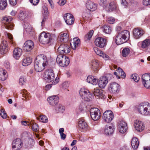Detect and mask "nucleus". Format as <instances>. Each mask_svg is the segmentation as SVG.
Instances as JSON below:
<instances>
[{
    "instance_id": "obj_1",
    "label": "nucleus",
    "mask_w": 150,
    "mask_h": 150,
    "mask_svg": "<svg viewBox=\"0 0 150 150\" xmlns=\"http://www.w3.org/2000/svg\"><path fill=\"white\" fill-rule=\"evenodd\" d=\"M129 35V32L127 30L119 32L116 37V43L120 45L125 42L128 40Z\"/></svg>"
},
{
    "instance_id": "obj_2",
    "label": "nucleus",
    "mask_w": 150,
    "mask_h": 150,
    "mask_svg": "<svg viewBox=\"0 0 150 150\" xmlns=\"http://www.w3.org/2000/svg\"><path fill=\"white\" fill-rule=\"evenodd\" d=\"M39 42L42 44L50 45L53 42V38L51 34L48 33L42 32L39 37Z\"/></svg>"
},
{
    "instance_id": "obj_3",
    "label": "nucleus",
    "mask_w": 150,
    "mask_h": 150,
    "mask_svg": "<svg viewBox=\"0 0 150 150\" xmlns=\"http://www.w3.org/2000/svg\"><path fill=\"white\" fill-rule=\"evenodd\" d=\"M44 77L45 80L48 82H50L53 81L52 83L54 84L57 83L59 81V79L56 77L54 81V74L51 69H47L45 72Z\"/></svg>"
},
{
    "instance_id": "obj_4",
    "label": "nucleus",
    "mask_w": 150,
    "mask_h": 150,
    "mask_svg": "<svg viewBox=\"0 0 150 150\" xmlns=\"http://www.w3.org/2000/svg\"><path fill=\"white\" fill-rule=\"evenodd\" d=\"M56 62L60 66L62 67L68 66L70 63L69 58L62 54L58 55L56 59Z\"/></svg>"
},
{
    "instance_id": "obj_5",
    "label": "nucleus",
    "mask_w": 150,
    "mask_h": 150,
    "mask_svg": "<svg viewBox=\"0 0 150 150\" xmlns=\"http://www.w3.org/2000/svg\"><path fill=\"white\" fill-rule=\"evenodd\" d=\"M79 94L81 97L84 100L88 101L91 100L92 95L88 90L81 88L79 91Z\"/></svg>"
},
{
    "instance_id": "obj_6",
    "label": "nucleus",
    "mask_w": 150,
    "mask_h": 150,
    "mask_svg": "<svg viewBox=\"0 0 150 150\" xmlns=\"http://www.w3.org/2000/svg\"><path fill=\"white\" fill-rule=\"evenodd\" d=\"M90 112L91 116L94 120L96 121L100 118V112L98 109L95 108H92L90 110Z\"/></svg>"
},
{
    "instance_id": "obj_7",
    "label": "nucleus",
    "mask_w": 150,
    "mask_h": 150,
    "mask_svg": "<svg viewBox=\"0 0 150 150\" xmlns=\"http://www.w3.org/2000/svg\"><path fill=\"white\" fill-rule=\"evenodd\" d=\"M12 18L10 16L4 17L2 19V22L5 25L6 28L11 30L13 29V24L11 22Z\"/></svg>"
},
{
    "instance_id": "obj_8",
    "label": "nucleus",
    "mask_w": 150,
    "mask_h": 150,
    "mask_svg": "<svg viewBox=\"0 0 150 150\" xmlns=\"http://www.w3.org/2000/svg\"><path fill=\"white\" fill-rule=\"evenodd\" d=\"M142 83L146 88L150 89V74L146 73L142 77Z\"/></svg>"
},
{
    "instance_id": "obj_9",
    "label": "nucleus",
    "mask_w": 150,
    "mask_h": 150,
    "mask_svg": "<svg viewBox=\"0 0 150 150\" xmlns=\"http://www.w3.org/2000/svg\"><path fill=\"white\" fill-rule=\"evenodd\" d=\"M103 120L109 123L111 122L114 118L113 112L110 110H108L104 113L103 116Z\"/></svg>"
},
{
    "instance_id": "obj_10",
    "label": "nucleus",
    "mask_w": 150,
    "mask_h": 150,
    "mask_svg": "<svg viewBox=\"0 0 150 150\" xmlns=\"http://www.w3.org/2000/svg\"><path fill=\"white\" fill-rule=\"evenodd\" d=\"M120 87V85L116 82H113L109 84L108 88L110 91L113 93H118Z\"/></svg>"
},
{
    "instance_id": "obj_11",
    "label": "nucleus",
    "mask_w": 150,
    "mask_h": 150,
    "mask_svg": "<svg viewBox=\"0 0 150 150\" xmlns=\"http://www.w3.org/2000/svg\"><path fill=\"white\" fill-rule=\"evenodd\" d=\"M64 18L66 24L71 25L73 24L74 21V18L73 15L71 13H67L65 14Z\"/></svg>"
},
{
    "instance_id": "obj_12",
    "label": "nucleus",
    "mask_w": 150,
    "mask_h": 150,
    "mask_svg": "<svg viewBox=\"0 0 150 150\" xmlns=\"http://www.w3.org/2000/svg\"><path fill=\"white\" fill-rule=\"evenodd\" d=\"M69 46L67 44H62L60 45L57 49L58 52L60 54H67L70 52V50Z\"/></svg>"
},
{
    "instance_id": "obj_13",
    "label": "nucleus",
    "mask_w": 150,
    "mask_h": 150,
    "mask_svg": "<svg viewBox=\"0 0 150 150\" xmlns=\"http://www.w3.org/2000/svg\"><path fill=\"white\" fill-rule=\"evenodd\" d=\"M95 43L97 46L103 48L106 45V40L103 38L98 37L95 40Z\"/></svg>"
},
{
    "instance_id": "obj_14",
    "label": "nucleus",
    "mask_w": 150,
    "mask_h": 150,
    "mask_svg": "<svg viewBox=\"0 0 150 150\" xmlns=\"http://www.w3.org/2000/svg\"><path fill=\"white\" fill-rule=\"evenodd\" d=\"M108 78L106 76H103L100 77L98 81V85L100 88H104L108 82Z\"/></svg>"
},
{
    "instance_id": "obj_15",
    "label": "nucleus",
    "mask_w": 150,
    "mask_h": 150,
    "mask_svg": "<svg viewBox=\"0 0 150 150\" xmlns=\"http://www.w3.org/2000/svg\"><path fill=\"white\" fill-rule=\"evenodd\" d=\"M86 6L88 10L90 11H94L97 8V4L90 0H88L86 1Z\"/></svg>"
},
{
    "instance_id": "obj_16",
    "label": "nucleus",
    "mask_w": 150,
    "mask_h": 150,
    "mask_svg": "<svg viewBox=\"0 0 150 150\" xmlns=\"http://www.w3.org/2000/svg\"><path fill=\"white\" fill-rule=\"evenodd\" d=\"M93 92L94 95L97 96L101 99H103L106 98V96L104 94V93L102 89L97 88H95Z\"/></svg>"
},
{
    "instance_id": "obj_17",
    "label": "nucleus",
    "mask_w": 150,
    "mask_h": 150,
    "mask_svg": "<svg viewBox=\"0 0 150 150\" xmlns=\"http://www.w3.org/2000/svg\"><path fill=\"white\" fill-rule=\"evenodd\" d=\"M38 59L40 62L42 63L43 67L41 69H38V72H40L44 69L47 62V59L46 57L43 54H40L38 55Z\"/></svg>"
},
{
    "instance_id": "obj_18",
    "label": "nucleus",
    "mask_w": 150,
    "mask_h": 150,
    "mask_svg": "<svg viewBox=\"0 0 150 150\" xmlns=\"http://www.w3.org/2000/svg\"><path fill=\"white\" fill-rule=\"evenodd\" d=\"M114 132V127L112 124H108L105 126L104 129V133L107 135H110L113 134Z\"/></svg>"
},
{
    "instance_id": "obj_19",
    "label": "nucleus",
    "mask_w": 150,
    "mask_h": 150,
    "mask_svg": "<svg viewBox=\"0 0 150 150\" xmlns=\"http://www.w3.org/2000/svg\"><path fill=\"white\" fill-rule=\"evenodd\" d=\"M24 32L28 34L31 35L33 33V28L28 22H25L23 24Z\"/></svg>"
},
{
    "instance_id": "obj_20",
    "label": "nucleus",
    "mask_w": 150,
    "mask_h": 150,
    "mask_svg": "<svg viewBox=\"0 0 150 150\" xmlns=\"http://www.w3.org/2000/svg\"><path fill=\"white\" fill-rule=\"evenodd\" d=\"M8 47L7 42L4 40L1 43L0 46V52L1 54H6L8 51Z\"/></svg>"
},
{
    "instance_id": "obj_21",
    "label": "nucleus",
    "mask_w": 150,
    "mask_h": 150,
    "mask_svg": "<svg viewBox=\"0 0 150 150\" xmlns=\"http://www.w3.org/2000/svg\"><path fill=\"white\" fill-rule=\"evenodd\" d=\"M134 125L136 129L138 132H142L144 129L143 123L139 120H136L134 121Z\"/></svg>"
},
{
    "instance_id": "obj_22",
    "label": "nucleus",
    "mask_w": 150,
    "mask_h": 150,
    "mask_svg": "<svg viewBox=\"0 0 150 150\" xmlns=\"http://www.w3.org/2000/svg\"><path fill=\"white\" fill-rule=\"evenodd\" d=\"M78 127L79 129L82 131L86 130L88 129V125L83 119L80 120L78 123Z\"/></svg>"
},
{
    "instance_id": "obj_23",
    "label": "nucleus",
    "mask_w": 150,
    "mask_h": 150,
    "mask_svg": "<svg viewBox=\"0 0 150 150\" xmlns=\"http://www.w3.org/2000/svg\"><path fill=\"white\" fill-rule=\"evenodd\" d=\"M34 46L33 42L30 40L26 41L24 44L23 47L25 50L27 52H29L32 50Z\"/></svg>"
},
{
    "instance_id": "obj_24",
    "label": "nucleus",
    "mask_w": 150,
    "mask_h": 150,
    "mask_svg": "<svg viewBox=\"0 0 150 150\" xmlns=\"http://www.w3.org/2000/svg\"><path fill=\"white\" fill-rule=\"evenodd\" d=\"M43 18L41 22V26L44 25L45 22L48 17V11L47 7L45 6H44L43 7Z\"/></svg>"
},
{
    "instance_id": "obj_25",
    "label": "nucleus",
    "mask_w": 150,
    "mask_h": 150,
    "mask_svg": "<svg viewBox=\"0 0 150 150\" xmlns=\"http://www.w3.org/2000/svg\"><path fill=\"white\" fill-rule=\"evenodd\" d=\"M118 128L120 132L122 133H125L127 128V123L124 121H121L118 125Z\"/></svg>"
},
{
    "instance_id": "obj_26",
    "label": "nucleus",
    "mask_w": 150,
    "mask_h": 150,
    "mask_svg": "<svg viewBox=\"0 0 150 150\" xmlns=\"http://www.w3.org/2000/svg\"><path fill=\"white\" fill-rule=\"evenodd\" d=\"M47 100L50 105L54 106L58 103L59 98L57 96H52L47 98Z\"/></svg>"
},
{
    "instance_id": "obj_27",
    "label": "nucleus",
    "mask_w": 150,
    "mask_h": 150,
    "mask_svg": "<svg viewBox=\"0 0 150 150\" xmlns=\"http://www.w3.org/2000/svg\"><path fill=\"white\" fill-rule=\"evenodd\" d=\"M99 66V61L95 59H93L91 61L90 63V67L93 70H97Z\"/></svg>"
},
{
    "instance_id": "obj_28",
    "label": "nucleus",
    "mask_w": 150,
    "mask_h": 150,
    "mask_svg": "<svg viewBox=\"0 0 150 150\" xmlns=\"http://www.w3.org/2000/svg\"><path fill=\"white\" fill-rule=\"evenodd\" d=\"M22 53V50L19 48H15L13 52V57L16 59H18Z\"/></svg>"
},
{
    "instance_id": "obj_29",
    "label": "nucleus",
    "mask_w": 150,
    "mask_h": 150,
    "mask_svg": "<svg viewBox=\"0 0 150 150\" xmlns=\"http://www.w3.org/2000/svg\"><path fill=\"white\" fill-rule=\"evenodd\" d=\"M146 103V102H144L140 104L138 106L137 108L138 112L140 114L144 116H145V115Z\"/></svg>"
},
{
    "instance_id": "obj_30",
    "label": "nucleus",
    "mask_w": 150,
    "mask_h": 150,
    "mask_svg": "<svg viewBox=\"0 0 150 150\" xmlns=\"http://www.w3.org/2000/svg\"><path fill=\"white\" fill-rule=\"evenodd\" d=\"M133 33L134 38L138 39L143 35L144 32L141 29L135 28L133 30Z\"/></svg>"
},
{
    "instance_id": "obj_31",
    "label": "nucleus",
    "mask_w": 150,
    "mask_h": 150,
    "mask_svg": "<svg viewBox=\"0 0 150 150\" xmlns=\"http://www.w3.org/2000/svg\"><path fill=\"white\" fill-rule=\"evenodd\" d=\"M88 82L93 85H96L98 82V80L94 76H88L87 79Z\"/></svg>"
},
{
    "instance_id": "obj_32",
    "label": "nucleus",
    "mask_w": 150,
    "mask_h": 150,
    "mask_svg": "<svg viewBox=\"0 0 150 150\" xmlns=\"http://www.w3.org/2000/svg\"><path fill=\"white\" fill-rule=\"evenodd\" d=\"M131 145L134 149H136L139 146V142L138 139L135 137L132 138L131 141Z\"/></svg>"
},
{
    "instance_id": "obj_33",
    "label": "nucleus",
    "mask_w": 150,
    "mask_h": 150,
    "mask_svg": "<svg viewBox=\"0 0 150 150\" xmlns=\"http://www.w3.org/2000/svg\"><path fill=\"white\" fill-rule=\"evenodd\" d=\"M80 44V40L77 37H76L73 39V45H71L72 48L73 50H75L78 47ZM72 45V44H71Z\"/></svg>"
},
{
    "instance_id": "obj_34",
    "label": "nucleus",
    "mask_w": 150,
    "mask_h": 150,
    "mask_svg": "<svg viewBox=\"0 0 150 150\" xmlns=\"http://www.w3.org/2000/svg\"><path fill=\"white\" fill-rule=\"evenodd\" d=\"M150 45V40L149 39H146L143 41L141 44V47L143 49H145L146 50L147 48Z\"/></svg>"
},
{
    "instance_id": "obj_35",
    "label": "nucleus",
    "mask_w": 150,
    "mask_h": 150,
    "mask_svg": "<svg viewBox=\"0 0 150 150\" xmlns=\"http://www.w3.org/2000/svg\"><path fill=\"white\" fill-rule=\"evenodd\" d=\"M60 40L62 42H66L68 40V35L66 33L60 34L59 36Z\"/></svg>"
},
{
    "instance_id": "obj_36",
    "label": "nucleus",
    "mask_w": 150,
    "mask_h": 150,
    "mask_svg": "<svg viewBox=\"0 0 150 150\" xmlns=\"http://www.w3.org/2000/svg\"><path fill=\"white\" fill-rule=\"evenodd\" d=\"M32 61V59L30 57H25L22 60V65L24 66H27L31 64Z\"/></svg>"
},
{
    "instance_id": "obj_37",
    "label": "nucleus",
    "mask_w": 150,
    "mask_h": 150,
    "mask_svg": "<svg viewBox=\"0 0 150 150\" xmlns=\"http://www.w3.org/2000/svg\"><path fill=\"white\" fill-rule=\"evenodd\" d=\"M110 8H106L107 12H112L114 11L117 8L116 4L113 2H111L109 3Z\"/></svg>"
},
{
    "instance_id": "obj_38",
    "label": "nucleus",
    "mask_w": 150,
    "mask_h": 150,
    "mask_svg": "<svg viewBox=\"0 0 150 150\" xmlns=\"http://www.w3.org/2000/svg\"><path fill=\"white\" fill-rule=\"evenodd\" d=\"M102 29L105 33L109 34L112 31V28L109 26L107 25H104L102 28Z\"/></svg>"
},
{
    "instance_id": "obj_39",
    "label": "nucleus",
    "mask_w": 150,
    "mask_h": 150,
    "mask_svg": "<svg viewBox=\"0 0 150 150\" xmlns=\"http://www.w3.org/2000/svg\"><path fill=\"white\" fill-rule=\"evenodd\" d=\"M6 72L3 69L0 68V80H5L6 79Z\"/></svg>"
},
{
    "instance_id": "obj_40",
    "label": "nucleus",
    "mask_w": 150,
    "mask_h": 150,
    "mask_svg": "<svg viewBox=\"0 0 150 150\" xmlns=\"http://www.w3.org/2000/svg\"><path fill=\"white\" fill-rule=\"evenodd\" d=\"M90 11L88 10H86L84 11L82 14V18L86 20L89 18L91 16Z\"/></svg>"
},
{
    "instance_id": "obj_41",
    "label": "nucleus",
    "mask_w": 150,
    "mask_h": 150,
    "mask_svg": "<svg viewBox=\"0 0 150 150\" xmlns=\"http://www.w3.org/2000/svg\"><path fill=\"white\" fill-rule=\"evenodd\" d=\"M65 110L64 107L61 105H58L55 108V110L58 113H62Z\"/></svg>"
},
{
    "instance_id": "obj_42",
    "label": "nucleus",
    "mask_w": 150,
    "mask_h": 150,
    "mask_svg": "<svg viewBox=\"0 0 150 150\" xmlns=\"http://www.w3.org/2000/svg\"><path fill=\"white\" fill-rule=\"evenodd\" d=\"M7 4L6 0H0V9L4 10L6 7Z\"/></svg>"
},
{
    "instance_id": "obj_43",
    "label": "nucleus",
    "mask_w": 150,
    "mask_h": 150,
    "mask_svg": "<svg viewBox=\"0 0 150 150\" xmlns=\"http://www.w3.org/2000/svg\"><path fill=\"white\" fill-rule=\"evenodd\" d=\"M130 52V49L127 47H125L122 52V55L123 57L127 56Z\"/></svg>"
},
{
    "instance_id": "obj_44",
    "label": "nucleus",
    "mask_w": 150,
    "mask_h": 150,
    "mask_svg": "<svg viewBox=\"0 0 150 150\" xmlns=\"http://www.w3.org/2000/svg\"><path fill=\"white\" fill-rule=\"evenodd\" d=\"M146 108L145 110V116H147L150 115V103L146 102Z\"/></svg>"
},
{
    "instance_id": "obj_45",
    "label": "nucleus",
    "mask_w": 150,
    "mask_h": 150,
    "mask_svg": "<svg viewBox=\"0 0 150 150\" xmlns=\"http://www.w3.org/2000/svg\"><path fill=\"white\" fill-rule=\"evenodd\" d=\"M117 71L118 73L119 76H121L123 78H124L125 77V74L121 68L118 67Z\"/></svg>"
},
{
    "instance_id": "obj_46",
    "label": "nucleus",
    "mask_w": 150,
    "mask_h": 150,
    "mask_svg": "<svg viewBox=\"0 0 150 150\" xmlns=\"http://www.w3.org/2000/svg\"><path fill=\"white\" fill-rule=\"evenodd\" d=\"M38 120L42 122L47 123L48 122L47 117L44 115H41L38 117Z\"/></svg>"
},
{
    "instance_id": "obj_47",
    "label": "nucleus",
    "mask_w": 150,
    "mask_h": 150,
    "mask_svg": "<svg viewBox=\"0 0 150 150\" xmlns=\"http://www.w3.org/2000/svg\"><path fill=\"white\" fill-rule=\"evenodd\" d=\"M26 79L25 77L23 76H21L20 77L19 79V83L20 85L23 86L25 83Z\"/></svg>"
},
{
    "instance_id": "obj_48",
    "label": "nucleus",
    "mask_w": 150,
    "mask_h": 150,
    "mask_svg": "<svg viewBox=\"0 0 150 150\" xmlns=\"http://www.w3.org/2000/svg\"><path fill=\"white\" fill-rule=\"evenodd\" d=\"M31 122H32V124L30 125V126L31 127V129L34 132H36L37 129L38 128V126L36 123H35V122L33 121H31Z\"/></svg>"
},
{
    "instance_id": "obj_49",
    "label": "nucleus",
    "mask_w": 150,
    "mask_h": 150,
    "mask_svg": "<svg viewBox=\"0 0 150 150\" xmlns=\"http://www.w3.org/2000/svg\"><path fill=\"white\" fill-rule=\"evenodd\" d=\"M93 33V30L90 31L85 37V40H90L91 38Z\"/></svg>"
},
{
    "instance_id": "obj_50",
    "label": "nucleus",
    "mask_w": 150,
    "mask_h": 150,
    "mask_svg": "<svg viewBox=\"0 0 150 150\" xmlns=\"http://www.w3.org/2000/svg\"><path fill=\"white\" fill-rule=\"evenodd\" d=\"M93 49L96 54L100 56H101L103 53V52L101 51L99 48L97 47H94Z\"/></svg>"
},
{
    "instance_id": "obj_51",
    "label": "nucleus",
    "mask_w": 150,
    "mask_h": 150,
    "mask_svg": "<svg viewBox=\"0 0 150 150\" xmlns=\"http://www.w3.org/2000/svg\"><path fill=\"white\" fill-rule=\"evenodd\" d=\"M131 79H133V81L135 82H137L139 80V78L137 74H134L131 75Z\"/></svg>"
},
{
    "instance_id": "obj_52",
    "label": "nucleus",
    "mask_w": 150,
    "mask_h": 150,
    "mask_svg": "<svg viewBox=\"0 0 150 150\" xmlns=\"http://www.w3.org/2000/svg\"><path fill=\"white\" fill-rule=\"evenodd\" d=\"M86 105L83 103H80L79 109L81 111L86 110Z\"/></svg>"
},
{
    "instance_id": "obj_53",
    "label": "nucleus",
    "mask_w": 150,
    "mask_h": 150,
    "mask_svg": "<svg viewBox=\"0 0 150 150\" xmlns=\"http://www.w3.org/2000/svg\"><path fill=\"white\" fill-rule=\"evenodd\" d=\"M5 34L6 35H7L8 38L10 39V43H11L13 45H14V44L13 41V37L12 35L11 34L7 32L5 33Z\"/></svg>"
},
{
    "instance_id": "obj_54",
    "label": "nucleus",
    "mask_w": 150,
    "mask_h": 150,
    "mask_svg": "<svg viewBox=\"0 0 150 150\" xmlns=\"http://www.w3.org/2000/svg\"><path fill=\"white\" fill-rule=\"evenodd\" d=\"M19 16L20 19L22 20H23L26 17V14L23 11H20Z\"/></svg>"
},
{
    "instance_id": "obj_55",
    "label": "nucleus",
    "mask_w": 150,
    "mask_h": 150,
    "mask_svg": "<svg viewBox=\"0 0 150 150\" xmlns=\"http://www.w3.org/2000/svg\"><path fill=\"white\" fill-rule=\"evenodd\" d=\"M0 115L4 119H6L7 117V115L4 110L1 109L0 111Z\"/></svg>"
},
{
    "instance_id": "obj_56",
    "label": "nucleus",
    "mask_w": 150,
    "mask_h": 150,
    "mask_svg": "<svg viewBox=\"0 0 150 150\" xmlns=\"http://www.w3.org/2000/svg\"><path fill=\"white\" fill-rule=\"evenodd\" d=\"M21 93L22 94V96L25 98L27 99L28 94L27 91L25 90H22L21 91Z\"/></svg>"
},
{
    "instance_id": "obj_57",
    "label": "nucleus",
    "mask_w": 150,
    "mask_h": 150,
    "mask_svg": "<svg viewBox=\"0 0 150 150\" xmlns=\"http://www.w3.org/2000/svg\"><path fill=\"white\" fill-rule=\"evenodd\" d=\"M21 123L22 125L24 126H30V125L33 123L31 122V121L30 122L25 121H21Z\"/></svg>"
},
{
    "instance_id": "obj_58",
    "label": "nucleus",
    "mask_w": 150,
    "mask_h": 150,
    "mask_svg": "<svg viewBox=\"0 0 150 150\" xmlns=\"http://www.w3.org/2000/svg\"><path fill=\"white\" fill-rule=\"evenodd\" d=\"M30 133H28L27 131L24 132L21 135L22 138L25 139L27 138L29 136Z\"/></svg>"
},
{
    "instance_id": "obj_59",
    "label": "nucleus",
    "mask_w": 150,
    "mask_h": 150,
    "mask_svg": "<svg viewBox=\"0 0 150 150\" xmlns=\"http://www.w3.org/2000/svg\"><path fill=\"white\" fill-rule=\"evenodd\" d=\"M69 86V84L67 82H64L62 84V88L64 89H67Z\"/></svg>"
},
{
    "instance_id": "obj_60",
    "label": "nucleus",
    "mask_w": 150,
    "mask_h": 150,
    "mask_svg": "<svg viewBox=\"0 0 150 150\" xmlns=\"http://www.w3.org/2000/svg\"><path fill=\"white\" fill-rule=\"evenodd\" d=\"M142 3L144 6L149 5H150V0H143Z\"/></svg>"
},
{
    "instance_id": "obj_61",
    "label": "nucleus",
    "mask_w": 150,
    "mask_h": 150,
    "mask_svg": "<svg viewBox=\"0 0 150 150\" xmlns=\"http://www.w3.org/2000/svg\"><path fill=\"white\" fill-rule=\"evenodd\" d=\"M115 19L112 17H110L108 18V22L110 24H112L115 21Z\"/></svg>"
},
{
    "instance_id": "obj_62",
    "label": "nucleus",
    "mask_w": 150,
    "mask_h": 150,
    "mask_svg": "<svg viewBox=\"0 0 150 150\" xmlns=\"http://www.w3.org/2000/svg\"><path fill=\"white\" fill-rule=\"evenodd\" d=\"M100 56L102 57L105 60H108L110 59L108 55L103 53Z\"/></svg>"
},
{
    "instance_id": "obj_63",
    "label": "nucleus",
    "mask_w": 150,
    "mask_h": 150,
    "mask_svg": "<svg viewBox=\"0 0 150 150\" xmlns=\"http://www.w3.org/2000/svg\"><path fill=\"white\" fill-rule=\"evenodd\" d=\"M58 4L60 6H62L64 5L66 3V0H59L58 2Z\"/></svg>"
},
{
    "instance_id": "obj_64",
    "label": "nucleus",
    "mask_w": 150,
    "mask_h": 150,
    "mask_svg": "<svg viewBox=\"0 0 150 150\" xmlns=\"http://www.w3.org/2000/svg\"><path fill=\"white\" fill-rule=\"evenodd\" d=\"M107 4L106 0H100V4L101 6H103V7Z\"/></svg>"
}]
</instances>
